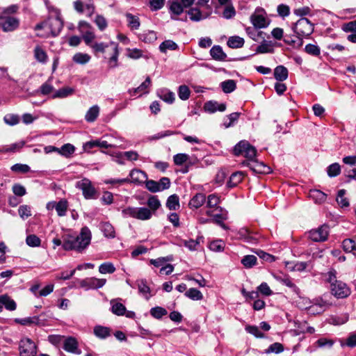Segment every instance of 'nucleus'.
Returning a JSON list of instances; mask_svg holds the SVG:
<instances>
[{
    "instance_id": "412c9836",
    "label": "nucleus",
    "mask_w": 356,
    "mask_h": 356,
    "mask_svg": "<svg viewBox=\"0 0 356 356\" xmlns=\"http://www.w3.org/2000/svg\"><path fill=\"white\" fill-rule=\"evenodd\" d=\"M35 59L42 64H45L48 60V56L46 51L39 45H37L33 50Z\"/></svg>"
},
{
    "instance_id": "a18cd8bd",
    "label": "nucleus",
    "mask_w": 356,
    "mask_h": 356,
    "mask_svg": "<svg viewBox=\"0 0 356 356\" xmlns=\"http://www.w3.org/2000/svg\"><path fill=\"white\" fill-rule=\"evenodd\" d=\"M159 95L161 99L168 104H172L175 99V94L168 90H162Z\"/></svg>"
},
{
    "instance_id": "13d9d810",
    "label": "nucleus",
    "mask_w": 356,
    "mask_h": 356,
    "mask_svg": "<svg viewBox=\"0 0 356 356\" xmlns=\"http://www.w3.org/2000/svg\"><path fill=\"white\" fill-rule=\"evenodd\" d=\"M240 113H232L227 115V120L229 122L224 121V126L226 128L230 127L234 125V122H236L240 116Z\"/></svg>"
},
{
    "instance_id": "58836bf2",
    "label": "nucleus",
    "mask_w": 356,
    "mask_h": 356,
    "mask_svg": "<svg viewBox=\"0 0 356 356\" xmlns=\"http://www.w3.org/2000/svg\"><path fill=\"white\" fill-rule=\"evenodd\" d=\"M185 296L193 300H200L203 298V295L201 291L195 288H191L186 291Z\"/></svg>"
},
{
    "instance_id": "e2e57ef3",
    "label": "nucleus",
    "mask_w": 356,
    "mask_h": 356,
    "mask_svg": "<svg viewBox=\"0 0 356 356\" xmlns=\"http://www.w3.org/2000/svg\"><path fill=\"white\" fill-rule=\"evenodd\" d=\"M209 249L213 252H222L224 250V243L221 240L214 241L209 244Z\"/></svg>"
},
{
    "instance_id": "393cba45",
    "label": "nucleus",
    "mask_w": 356,
    "mask_h": 356,
    "mask_svg": "<svg viewBox=\"0 0 356 356\" xmlns=\"http://www.w3.org/2000/svg\"><path fill=\"white\" fill-rule=\"evenodd\" d=\"M99 114V107L95 105L89 108L85 115V120L88 122H94Z\"/></svg>"
},
{
    "instance_id": "a878e982",
    "label": "nucleus",
    "mask_w": 356,
    "mask_h": 356,
    "mask_svg": "<svg viewBox=\"0 0 356 356\" xmlns=\"http://www.w3.org/2000/svg\"><path fill=\"white\" fill-rule=\"evenodd\" d=\"M244 39L239 36H232L229 37L227 44L229 47L232 49L241 48L244 45Z\"/></svg>"
},
{
    "instance_id": "864d4df0",
    "label": "nucleus",
    "mask_w": 356,
    "mask_h": 356,
    "mask_svg": "<svg viewBox=\"0 0 356 356\" xmlns=\"http://www.w3.org/2000/svg\"><path fill=\"white\" fill-rule=\"evenodd\" d=\"M188 15L192 21L198 22L202 19L201 11L196 8H192L188 11Z\"/></svg>"
},
{
    "instance_id": "6e6552de",
    "label": "nucleus",
    "mask_w": 356,
    "mask_h": 356,
    "mask_svg": "<svg viewBox=\"0 0 356 356\" xmlns=\"http://www.w3.org/2000/svg\"><path fill=\"white\" fill-rule=\"evenodd\" d=\"M329 235V226L323 225L317 229L309 231V238L314 242H323L327 239Z\"/></svg>"
},
{
    "instance_id": "3c124183",
    "label": "nucleus",
    "mask_w": 356,
    "mask_h": 356,
    "mask_svg": "<svg viewBox=\"0 0 356 356\" xmlns=\"http://www.w3.org/2000/svg\"><path fill=\"white\" fill-rule=\"evenodd\" d=\"M26 244L30 247H38L40 245L41 240L35 234H30L26 238Z\"/></svg>"
},
{
    "instance_id": "69168bd1",
    "label": "nucleus",
    "mask_w": 356,
    "mask_h": 356,
    "mask_svg": "<svg viewBox=\"0 0 356 356\" xmlns=\"http://www.w3.org/2000/svg\"><path fill=\"white\" fill-rule=\"evenodd\" d=\"M82 38L86 44L90 47V45L93 44L92 42L95 38V35L92 31L88 30L83 34Z\"/></svg>"
},
{
    "instance_id": "2eb2a0df",
    "label": "nucleus",
    "mask_w": 356,
    "mask_h": 356,
    "mask_svg": "<svg viewBox=\"0 0 356 356\" xmlns=\"http://www.w3.org/2000/svg\"><path fill=\"white\" fill-rule=\"evenodd\" d=\"M250 19L252 24L256 29L265 28L268 25L266 17L262 14L254 13Z\"/></svg>"
},
{
    "instance_id": "f03ea898",
    "label": "nucleus",
    "mask_w": 356,
    "mask_h": 356,
    "mask_svg": "<svg viewBox=\"0 0 356 356\" xmlns=\"http://www.w3.org/2000/svg\"><path fill=\"white\" fill-rule=\"evenodd\" d=\"M147 205L150 209L146 207H128L122 211V216L140 220H149L152 216V211H156L161 207V203L156 196H151L147 200Z\"/></svg>"
},
{
    "instance_id": "aec40b11",
    "label": "nucleus",
    "mask_w": 356,
    "mask_h": 356,
    "mask_svg": "<svg viewBox=\"0 0 356 356\" xmlns=\"http://www.w3.org/2000/svg\"><path fill=\"white\" fill-rule=\"evenodd\" d=\"M309 196L316 204H322L325 202L327 199V195L323 191L317 189L310 190Z\"/></svg>"
},
{
    "instance_id": "774afa93",
    "label": "nucleus",
    "mask_w": 356,
    "mask_h": 356,
    "mask_svg": "<svg viewBox=\"0 0 356 356\" xmlns=\"http://www.w3.org/2000/svg\"><path fill=\"white\" fill-rule=\"evenodd\" d=\"M341 29L346 33H356V20L343 24L342 25Z\"/></svg>"
},
{
    "instance_id": "9d476101",
    "label": "nucleus",
    "mask_w": 356,
    "mask_h": 356,
    "mask_svg": "<svg viewBox=\"0 0 356 356\" xmlns=\"http://www.w3.org/2000/svg\"><path fill=\"white\" fill-rule=\"evenodd\" d=\"M242 165L248 167L255 174H269L271 172L270 168L263 162L257 160L251 161H243Z\"/></svg>"
},
{
    "instance_id": "6ab92c4d",
    "label": "nucleus",
    "mask_w": 356,
    "mask_h": 356,
    "mask_svg": "<svg viewBox=\"0 0 356 356\" xmlns=\"http://www.w3.org/2000/svg\"><path fill=\"white\" fill-rule=\"evenodd\" d=\"M289 71L283 65H278L274 70V77L277 81H284L287 79Z\"/></svg>"
},
{
    "instance_id": "72a5a7b5",
    "label": "nucleus",
    "mask_w": 356,
    "mask_h": 356,
    "mask_svg": "<svg viewBox=\"0 0 356 356\" xmlns=\"http://www.w3.org/2000/svg\"><path fill=\"white\" fill-rule=\"evenodd\" d=\"M241 264L246 268H251L257 264V258L254 255H245L241 259Z\"/></svg>"
},
{
    "instance_id": "de8ad7c7",
    "label": "nucleus",
    "mask_w": 356,
    "mask_h": 356,
    "mask_svg": "<svg viewBox=\"0 0 356 356\" xmlns=\"http://www.w3.org/2000/svg\"><path fill=\"white\" fill-rule=\"evenodd\" d=\"M150 314L156 319L161 318L168 314L167 310L161 307H155L150 309Z\"/></svg>"
},
{
    "instance_id": "7c9ffc66",
    "label": "nucleus",
    "mask_w": 356,
    "mask_h": 356,
    "mask_svg": "<svg viewBox=\"0 0 356 356\" xmlns=\"http://www.w3.org/2000/svg\"><path fill=\"white\" fill-rule=\"evenodd\" d=\"M203 241V237L200 236L197 237L196 240H181V245L186 247L189 250L194 251L197 250V246L200 243L201 241Z\"/></svg>"
},
{
    "instance_id": "f3484780",
    "label": "nucleus",
    "mask_w": 356,
    "mask_h": 356,
    "mask_svg": "<svg viewBox=\"0 0 356 356\" xmlns=\"http://www.w3.org/2000/svg\"><path fill=\"white\" fill-rule=\"evenodd\" d=\"M206 201V196L203 193L195 194L189 202L191 209H198L202 207Z\"/></svg>"
},
{
    "instance_id": "e433bc0d",
    "label": "nucleus",
    "mask_w": 356,
    "mask_h": 356,
    "mask_svg": "<svg viewBox=\"0 0 356 356\" xmlns=\"http://www.w3.org/2000/svg\"><path fill=\"white\" fill-rule=\"evenodd\" d=\"M101 227L102 231L106 237L114 238L115 236L114 227L110 222H106L102 223Z\"/></svg>"
},
{
    "instance_id": "c9c22d12",
    "label": "nucleus",
    "mask_w": 356,
    "mask_h": 356,
    "mask_svg": "<svg viewBox=\"0 0 356 356\" xmlns=\"http://www.w3.org/2000/svg\"><path fill=\"white\" fill-rule=\"evenodd\" d=\"M74 92V90L70 87H64L56 91L53 95V98H65L71 95Z\"/></svg>"
},
{
    "instance_id": "9b49d317",
    "label": "nucleus",
    "mask_w": 356,
    "mask_h": 356,
    "mask_svg": "<svg viewBox=\"0 0 356 356\" xmlns=\"http://www.w3.org/2000/svg\"><path fill=\"white\" fill-rule=\"evenodd\" d=\"M332 294L337 298H345L350 294V289L341 281L332 284L330 287Z\"/></svg>"
},
{
    "instance_id": "39448f33",
    "label": "nucleus",
    "mask_w": 356,
    "mask_h": 356,
    "mask_svg": "<svg viewBox=\"0 0 356 356\" xmlns=\"http://www.w3.org/2000/svg\"><path fill=\"white\" fill-rule=\"evenodd\" d=\"M75 186L82 191L83 196L85 199L92 200L97 197V191L92 185L91 181L88 178H83L76 181Z\"/></svg>"
},
{
    "instance_id": "bf43d9fd",
    "label": "nucleus",
    "mask_w": 356,
    "mask_h": 356,
    "mask_svg": "<svg viewBox=\"0 0 356 356\" xmlns=\"http://www.w3.org/2000/svg\"><path fill=\"white\" fill-rule=\"evenodd\" d=\"M145 186L147 190L152 193L161 191V186L158 184V181L154 180H147L145 183Z\"/></svg>"
},
{
    "instance_id": "338daca9",
    "label": "nucleus",
    "mask_w": 356,
    "mask_h": 356,
    "mask_svg": "<svg viewBox=\"0 0 356 356\" xmlns=\"http://www.w3.org/2000/svg\"><path fill=\"white\" fill-rule=\"evenodd\" d=\"M4 122L9 125L13 126L19 123V118L18 115L14 114L6 115L4 118Z\"/></svg>"
},
{
    "instance_id": "680f3d73",
    "label": "nucleus",
    "mask_w": 356,
    "mask_h": 356,
    "mask_svg": "<svg viewBox=\"0 0 356 356\" xmlns=\"http://www.w3.org/2000/svg\"><path fill=\"white\" fill-rule=\"evenodd\" d=\"M189 156L186 154H177L173 156V161L175 165H181L188 161Z\"/></svg>"
},
{
    "instance_id": "052dcab7",
    "label": "nucleus",
    "mask_w": 356,
    "mask_h": 356,
    "mask_svg": "<svg viewBox=\"0 0 356 356\" xmlns=\"http://www.w3.org/2000/svg\"><path fill=\"white\" fill-rule=\"evenodd\" d=\"M24 142L13 143L9 146L2 147L1 149V151L4 152H15L16 150L21 149L24 146Z\"/></svg>"
},
{
    "instance_id": "cd10ccee",
    "label": "nucleus",
    "mask_w": 356,
    "mask_h": 356,
    "mask_svg": "<svg viewBox=\"0 0 356 356\" xmlns=\"http://www.w3.org/2000/svg\"><path fill=\"white\" fill-rule=\"evenodd\" d=\"M0 305H4L6 309L13 311L16 309L15 302L6 295L0 296Z\"/></svg>"
},
{
    "instance_id": "603ef678",
    "label": "nucleus",
    "mask_w": 356,
    "mask_h": 356,
    "mask_svg": "<svg viewBox=\"0 0 356 356\" xmlns=\"http://www.w3.org/2000/svg\"><path fill=\"white\" fill-rule=\"evenodd\" d=\"M305 51L309 55L318 56L321 54V49L318 46L313 44H308L305 47Z\"/></svg>"
},
{
    "instance_id": "4d7b16f0",
    "label": "nucleus",
    "mask_w": 356,
    "mask_h": 356,
    "mask_svg": "<svg viewBox=\"0 0 356 356\" xmlns=\"http://www.w3.org/2000/svg\"><path fill=\"white\" fill-rule=\"evenodd\" d=\"M245 330L256 337L257 338H263L264 334L259 330V328L255 325H248L245 327Z\"/></svg>"
},
{
    "instance_id": "423d86ee",
    "label": "nucleus",
    "mask_w": 356,
    "mask_h": 356,
    "mask_svg": "<svg viewBox=\"0 0 356 356\" xmlns=\"http://www.w3.org/2000/svg\"><path fill=\"white\" fill-rule=\"evenodd\" d=\"M45 25L50 30L52 36H57L63 27V22L60 12L56 10V16L49 17Z\"/></svg>"
},
{
    "instance_id": "49530a36",
    "label": "nucleus",
    "mask_w": 356,
    "mask_h": 356,
    "mask_svg": "<svg viewBox=\"0 0 356 356\" xmlns=\"http://www.w3.org/2000/svg\"><path fill=\"white\" fill-rule=\"evenodd\" d=\"M115 271V268L111 262H105L99 266V272L102 274L113 273Z\"/></svg>"
},
{
    "instance_id": "5701e85b",
    "label": "nucleus",
    "mask_w": 356,
    "mask_h": 356,
    "mask_svg": "<svg viewBox=\"0 0 356 356\" xmlns=\"http://www.w3.org/2000/svg\"><path fill=\"white\" fill-rule=\"evenodd\" d=\"M311 266V261H297L296 263L289 262L287 266L291 270L302 272L306 270V268Z\"/></svg>"
},
{
    "instance_id": "0eeeda50",
    "label": "nucleus",
    "mask_w": 356,
    "mask_h": 356,
    "mask_svg": "<svg viewBox=\"0 0 356 356\" xmlns=\"http://www.w3.org/2000/svg\"><path fill=\"white\" fill-rule=\"evenodd\" d=\"M19 356H35L37 346L29 338H23L19 343Z\"/></svg>"
},
{
    "instance_id": "b1692460",
    "label": "nucleus",
    "mask_w": 356,
    "mask_h": 356,
    "mask_svg": "<svg viewBox=\"0 0 356 356\" xmlns=\"http://www.w3.org/2000/svg\"><path fill=\"white\" fill-rule=\"evenodd\" d=\"M244 177V173L243 172H236L232 174L227 181V186L233 188L236 186L239 183L242 181Z\"/></svg>"
},
{
    "instance_id": "0e129e2a",
    "label": "nucleus",
    "mask_w": 356,
    "mask_h": 356,
    "mask_svg": "<svg viewBox=\"0 0 356 356\" xmlns=\"http://www.w3.org/2000/svg\"><path fill=\"white\" fill-rule=\"evenodd\" d=\"M19 216L23 218H27L31 216V207L27 205H22L18 209Z\"/></svg>"
},
{
    "instance_id": "6e6d98bb",
    "label": "nucleus",
    "mask_w": 356,
    "mask_h": 356,
    "mask_svg": "<svg viewBox=\"0 0 356 356\" xmlns=\"http://www.w3.org/2000/svg\"><path fill=\"white\" fill-rule=\"evenodd\" d=\"M236 15L235 8L232 5H227L224 8L222 12V17L225 19H229L233 18Z\"/></svg>"
},
{
    "instance_id": "2f4dec72",
    "label": "nucleus",
    "mask_w": 356,
    "mask_h": 356,
    "mask_svg": "<svg viewBox=\"0 0 356 356\" xmlns=\"http://www.w3.org/2000/svg\"><path fill=\"white\" fill-rule=\"evenodd\" d=\"M179 46L171 40H166L159 45V50L162 53H166L168 50H177Z\"/></svg>"
},
{
    "instance_id": "c85d7f7f",
    "label": "nucleus",
    "mask_w": 356,
    "mask_h": 356,
    "mask_svg": "<svg viewBox=\"0 0 356 356\" xmlns=\"http://www.w3.org/2000/svg\"><path fill=\"white\" fill-rule=\"evenodd\" d=\"M273 52L274 48L270 41L264 40V42L256 49V53L257 54H266Z\"/></svg>"
},
{
    "instance_id": "dca6fc26",
    "label": "nucleus",
    "mask_w": 356,
    "mask_h": 356,
    "mask_svg": "<svg viewBox=\"0 0 356 356\" xmlns=\"http://www.w3.org/2000/svg\"><path fill=\"white\" fill-rule=\"evenodd\" d=\"M226 109V104H219L216 101H209L204 104V110L209 113H215L216 111H224Z\"/></svg>"
},
{
    "instance_id": "79ce46f5",
    "label": "nucleus",
    "mask_w": 356,
    "mask_h": 356,
    "mask_svg": "<svg viewBox=\"0 0 356 356\" xmlns=\"http://www.w3.org/2000/svg\"><path fill=\"white\" fill-rule=\"evenodd\" d=\"M72 60L76 63L84 65L89 62L90 56L87 54L76 53L74 55Z\"/></svg>"
},
{
    "instance_id": "c756f323",
    "label": "nucleus",
    "mask_w": 356,
    "mask_h": 356,
    "mask_svg": "<svg viewBox=\"0 0 356 356\" xmlns=\"http://www.w3.org/2000/svg\"><path fill=\"white\" fill-rule=\"evenodd\" d=\"M139 39L146 43H152L157 39L156 33L154 31H147L139 34Z\"/></svg>"
},
{
    "instance_id": "ddd939ff",
    "label": "nucleus",
    "mask_w": 356,
    "mask_h": 356,
    "mask_svg": "<svg viewBox=\"0 0 356 356\" xmlns=\"http://www.w3.org/2000/svg\"><path fill=\"white\" fill-rule=\"evenodd\" d=\"M19 24L18 19L14 17L7 16L0 17V28L5 32L14 31L19 26Z\"/></svg>"
},
{
    "instance_id": "4c0bfd02",
    "label": "nucleus",
    "mask_w": 356,
    "mask_h": 356,
    "mask_svg": "<svg viewBox=\"0 0 356 356\" xmlns=\"http://www.w3.org/2000/svg\"><path fill=\"white\" fill-rule=\"evenodd\" d=\"M170 4V12L175 15H181L183 11V5L177 1H168Z\"/></svg>"
},
{
    "instance_id": "4be33fe9",
    "label": "nucleus",
    "mask_w": 356,
    "mask_h": 356,
    "mask_svg": "<svg viewBox=\"0 0 356 356\" xmlns=\"http://www.w3.org/2000/svg\"><path fill=\"white\" fill-rule=\"evenodd\" d=\"M93 333L97 338L105 339L111 336V329L102 325H96L94 327Z\"/></svg>"
},
{
    "instance_id": "473e14b6",
    "label": "nucleus",
    "mask_w": 356,
    "mask_h": 356,
    "mask_svg": "<svg viewBox=\"0 0 356 356\" xmlns=\"http://www.w3.org/2000/svg\"><path fill=\"white\" fill-rule=\"evenodd\" d=\"M75 147L74 145L70 143H67L63 145L58 149V154L65 156V157H70L74 152Z\"/></svg>"
},
{
    "instance_id": "f704fd0d",
    "label": "nucleus",
    "mask_w": 356,
    "mask_h": 356,
    "mask_svg": "<svg viewBox=\"0 0 356 356\" xmlns=\"http://www.w3.org/2000/svg\"><path fill=\"white\" fill-rule=\"evenodd\" d=\"M166 207L170 210L178 209L180 207L179 197L176 194L169 196L166 202Z\"/></svg>"
},
{
    "instance_id": "c03bdc74",
    "label": "nucleus",
    "mask_w": 356,
    "mask_h": 356,
    "mask_svg": "<svg viewBox=\"0 0 356 356\" xmlns=\"http://www.w3.org/2000/svg\"><path fill=\"white\" fill-rule=\"evenodd\" d=\"M341 172V166L338 163H334L330 165L327 168V173L330 177H334Z\"/></svg>"
},
{
    "instance_id": "ea45409f",
    "label": "nucleus",
    "mask_w": 356,
    "mask_h": 356,
    "mask_svg": "<svg viewBox=\"0 0 356 356\" xmlns=\"http://www.w3.org/2000/svg\"><path fill=\"white\" fill-rule=\"evenodd\" d=\"M220 85L222 90L225 93H230L233 92L236 88V82L232 79L222 81Z\"/></svg>"
},
{
    "instance_id": "f8f14e48",
    "label": "nucleus",
    "mask_w": 356,
    "mask_h": 356,
    "mask_svg": "<svg viewBox=\"0 0 356 356\" xmlns=\"http://www.w3.org/2000/svg\"><path fill=\"white\" fill-rule=\"evenodd\" d=\"M74 8L79 13H83L85 8L89 17L94 14L95 9L92 0H76L74 2Z\"/></svg>"
},
{
    "instance_id": "5fc2aeb1",
    "label": "nucleus",
    "mask_w": 356,
    "mask_h": 356,
    "mask_svg": "<svg viewBox=\"0 0 356 356\" xmlns=\"http://www.w3.org/2000/svg\"><path fill=\"white\" fill-rule=\"evenodd\" d=\"M284 350V346L282 343L275 342L273 344H271L266 350L265 353H280Z\"/></svg>"
},
{
    "instance_id": "20e7f679",
    "label": "nucleus",
    "mask_w": 356,
    "mask_h": 356,
    "mask_svg": "<svg viewBox=\"0 0 356 356\" xmlns=\"http://www.w3.org/2000/svg\"><path fill=\"white\" fill-rule=\"evenodd\" d=\"M233 152L235 156H244L248 159V161L256 160L257 149L246 140H241L238 143L234 146Z\"/></svg>"
},
{
    "instance_id": "09e8293b",
    "label": "nucleus",
    "mask_w": 356,
    "mask_h": 356,
    "mask_svg": "<svg viewBox=\"0 0 356 356\" xmlns=\"http://www.w3.org/2000/svg\"><path fill=\"white\" fill-rule=\"evenodd\" d=\"M112 304L111 311L113 314L118 316H122L126 313L125 306L120 302H115Z\"/></svg>"
},
{
    "instance_id": "37998d69",
    "label": "nucleus",
    "mask_w": 356,
    "mask_h": 356,
    "mask_svg": "<svg viewBox=\"0 0 356 356\" xmlns=\"http://www.w3.org/2000/svg\"><path fill=\"white\" fill-rule=\"evenodd\" d=\"M126 17L128 22L129 26L131 29H138L140 26L139 18L131 13H127Z\"/></svg>"
},
{
    "instance_id": "7ed1b4c3",
    "label": "nucleus",
    "mask_w": 356,
    "mask_h": 356,
    "mask_svg": "<svg viewBox=\"0 0 356 356\" xmlns=\"http://www.w3.org/2000/svg\"><path fill=\"white\" fill-rule=\"evenodd\" d=\"M292 29L302 44V38H307L314 32V24L307 18L302 17L293 24Z\"/></svg>"
},
{
    "instance_id": "8fccbe9b",
    "label": "nucleus",
    "mask_w": 356,
    "mask_h": 356,
    "mask_svg": "<svg viewBox=\"0 0 356 356\" xmlns=\"http://www.w3.org/2000/svg\"><path fill=\"white\" fill-rule=\"evenodd\" d=\"M191 91L189 88L186 85H182L179 87L178 96L181 100H187L189 99Z\"/></svg>"
},
{
    "instance_id": "bb28decb",
    "label": "nucleus",
    "mask_w": 356,
    "mask_h": 356,
    "mask_svg": "<svg viewBox=\"0 0 356 356\" xmlns=\"http://www.w3.org/2000/svg\"><path fill=\"white\" fill-rule=\"evenodd\" d=\"M137 286L139 292L142 293L147 300H149L152 296L149 294L151 290L147 284V281L145 280H138Z\"/></svg>"
},
{
    "instance_id": "4468645a",
    "label": "nucleus",
    "mask_w": 356,
    "mask_h": 356,
    "mask_svg": "<svg viewBox=\"0 0 356 356\" xmlns=\"http://www.w3.org/2000/svg\"><path fill=\"white\" fill-rule=\"evenodd\" d=\"M63 349L69 353L80 354L81 351L78 348V342L74 337H70L65 339L63 343Z\"/></svg>"
},
{
    "instance_id": "1a4fd4ad",
    "label": "nucleus",
    "mask_w": 356,
    "mask_h": 356,
    "mask_svg": "<svg viewBox=\"0 0 356 356\" xmlns=\"http://www.w3.org/2000/svg\"><path fill=\"white\" fill-rule=\"evenodd\" d=\"M106 282V279H99L93 277L79 280L80 287L83 288L85 290L102 288Z\"/></svg>"
},
{
    "instance_id": "f257e3e1",
    "label": "nucleus",
    "mask_w": 356,
    "mask_h": 356,
    "mask_svg": "<svg viewBox=\"0 0 356 356\" xmlns=\"http://www.w3.org/2000/svg\"><path fill=\"white\" fill-rule=\"evenodd\" d=\"M92 234L88 227L81 228L79 234H66L63 236V248L65 250H75L82 252L90 245Z\"/></svg>"
},
{
    "instance_id": "a19ab883",
    "label": "nucleus",
    "mask_w": 356,
    "mask_h": 356,
    "mask_svg": "<svg viewBox=\"0 0 356 356\" xmlns=\"http://www.w3.org/2000/svg\"><path fill=\"white\" fill-rule=\"evenodd\" d=\"M67 202L65 200H61L56 203L55 209L59 216H64L67 209Z\"/></svg>"
},
{
    "instance_id": "a211bd4d",
    "label": "nucleus",
    "mask_w": 356,
    "mask_h": 356,
    "mask_svg": "<svg viewBox=\"0 0 356 356\" xmlns=\"http://www.w3.org/2000/svg\"><path fill=\"white\" fill-rule=\"evenodd\" d=\"M210 55L211 57L218 61H224L227 58L226 54L223 51L222 48L220 45H214L210 49Z\"/></svg>"
}]
</instances>
